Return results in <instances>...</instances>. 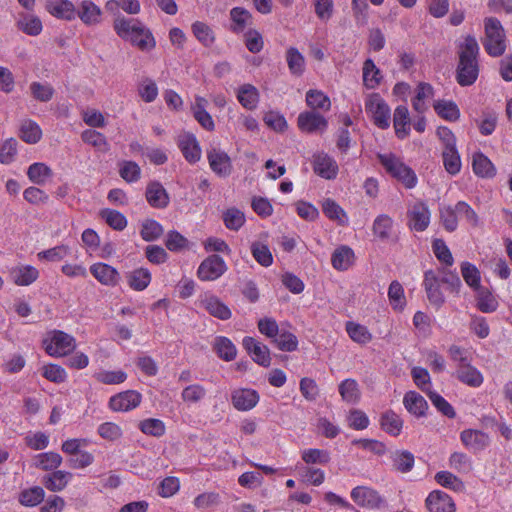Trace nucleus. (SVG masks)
<instances>
[{"mask_svg": "<svg viewBox=\"0 0 512 512\" xmlns=\"http://www.w3.org/2000/svg\"><path fill=\"white\" fill-rule=\"evenodd\" d=\"M449 466L459 473L468 474L473 469V462L466 453L454 452L450 455Z\"/></svg>", "mask_w": 512, "mask_h": 512, "instance_id": "nucleus-61", "label": "nucleus"}, {"mask_svg": "<svg viewBox=\"0 0 512 512\" xmlns=\"http://www.w3.org/2000/svg\"><path fill=\"white\" fill-rule=\"evenodd\" d=\"M207 159L211 170L218 176L226 177L231 173V159L226 152L213 148L208 151Z\"/></svg>", "mask_w": 512, "mask_h": 512, "instance_id": "nucleus-21", "label": "nucleus"}, {"mask_svg": "<svg viewBox=\"0 0 512 512\" xmlns=\"http://www.w3.org/2000/svg\"><path fill=\"white\" fill-rule=\"evenodd\" d=\"M312 166L314 173L326 180L336 179L339 172L336 160L325 152L313 155Z\"/></svg>", "mask_w": 512, "mask_h": 512, "instance_id": "nucleus-9", "label": "nucleus"}, {"mask_svg": "<svg viewBox=\"0 0 512 512\" xmlns=\"http://www.w3.org/2000/svg\"><path fill=\"white\" fill-rule=\"evenodd\" d=\"M276 347L285 352H293L298 348V339L290 331L280 329L277 336L272 340Z\"/></svg>", "mask_w": 512, "mask_h": 512, "instance_id": "nucleus-58", "label": "nucleus"}, {"mask_svg": "<svg viewBox=\"0 0 512 512\" xmlns=\"http://www.w3.org/2000/svg\"><path fill=\"white\" fill-rule=\"evenodd\" d=\"M484 28L485 37L482 44L486 53L491 57L502 56L507 48V39L501 22L494 17L486 18Z\"/></svg>", "mask_w": 512, "mask_h": 512, "instance_id": "nucleus-4", "label": "nucleus"}, {"mask_svg": "<svg viewBox=\"0 0 512 512\" xmlns=\"http://www.w3.org/2000/svg\"><path fill=\"white\" fill-rule=\"evenodd\" d=\"M76 17L86 26H95L102 20V10L92 0H81L76 9Z\"/></svg>", "mask_w": 512, "mask_h": 512, "instance_id": "nucleus-18", "label": "nucleus"}, {"mask_svg": "<svg viewBox=\"0 0 512 512\" xmlns=\"http://www.w3.org/2000/svg\"><path fill=\"white\" fill-rule=\"evenodd\" d=\"M145 197L148 204L155 209H164L170 203V196L159 181H151L148 183Z\"/></svg>", "mask_w": 512, "mask_h": 512, "instance_id": "nucleus-19", "label": "nucleus"}, {"mask_svg": "<svg viewBox=\"0 0 512 512\" xmlns=\"http://www.w3.org/2000/svg\"><path fill=\"white\" fill-rule=\"evenodd\" d=\"M351 498L357 505L369 509L378 508L382 502L379 493L366 486H357L352 489Z\"/></svg>", "mask_w": 512, "mask_h": 512, "instance_id": "nucleus-20", "label": "nucleus"}, {"mask_svg": "<svg viewBox=\"0 0 512 512\" xmlns=\"http://www.w3.org/2000/svg\"><path fill=\"white\" fill-rule=\"evenodd\" d=\"M231 401L237 410L248 411L256 406L259 401V395L253 389L240 388L232 392Z\"/></svg>", "mask_w": 512, "mask_h": 512, "instance_id": "nucleus-25", "label": "nucleus"}, {"mask_svg": "<svg viewBox=\"0 0 512 512\" xmlns=\"http://www.w3.org/2000/svg\"><path fill=\"white\" fill-rule=\"evenodd\" d=\"M81 139L84 143L93 146L100 151L108 150V142L106 137L93 129H86L81 133Z\"/></svg>", "mask_w": 512, "mask_h": 512, "instance_id": "nucleus-64", "label": "nucleus"}, {"mask_svg": "<svg viewBox=\"0 0 512 512\" xmlns=\"http://www.w3.org/2000/svg\"><path fill=\"white\" fill-rule=\"evenodd\" d=\"M432 250L435 257L442 264L448 267H451L454 264L452 253L443 239H434L432 242Z\"/></svg>", "mask_w": 512, "mask_h": 512, "instance_id": "nucleus-63", "label": "nucleus"}, {"mask_svg": "<svg viewBox=\"0 0 512 512\" xmlns=\"http://www.w3.org/2000/svg\"><path fill=\"white\" fill-rule=\"evenodd\" d=\"M163 233V226L154 219H145L141 224L140 235L146 242H152L159 239Z\"/></svg>", "mask_w": 512, "mask_h": 512, "instance_id": "nucleus-54", "label": "nucleus"}, {"mask_svg": "<svg viewBox=\"0 0 512 512\" xmlns=\"http://www.w3.org/2000/svg\"><path fill=\"white\" fill-rule=\"evenodd\" d=\"M392 469L400 473H408L414 467V455L407 450H395L390 453Z\"/></svg>", "mask_w": 512, "mask_h": 512, "instance_id": "nucleus-32", "label": "nucleus"}, {"mask_svg": "<svg viewBox=\"0 0 512 512\" xmlns=\"http://www.w3.org/2000/svg\"><path fill=\"white\" fill-rule=\"evenodd\" d=\"M393 125L395 134L399 139H404L409 135L410 118L407 106L399 105L396 107L393 116Z\"/></svg>", "mask_w": 512, "mask_h": 512, "instance_id": "nucleus-36", "label": "nucleus"}, {"mask_svg": "<svg viewBox=\"0 0 512 512\" xmlns=\"http://www.w3.org/2000/svg\"><path fill=\"white\" fill-rule=\"evenodd\" d=\"M455 377L461 383L472 388H478L484 382L483 374L471 364V361L457 368Z\"/></svg>", "mask_w": 512, "mask_h": 512, "instance_id": "nucleus-28", "label": "nucleus"}, {"mask_svg": "<svg viewBox=\"0 0 512 512\" xmlns=\"http://www.w3.org/2000/svg\"><path fill=\"white\" fill-rule=\"evenodd\" d=\"M45 9L57 19L72 21L76 18V7L70 0H46Z\"/></svg>", "mask_w": 512, "mask_h": 512, "instance_id": "nucleus-22", "label": "nucleus"}, {"mask_svg": "<svg viewBox=\"0 0 512 512\" xmlns=\"http://www.w3.org/2000/svg\"><path fill=\"white\" fill-rule=\"evenodd\" d=\"M63 458L60 454L50 451L39 453L33 458L35 468L43 471H55L61 466Z\"/></svg>", "mask_w": 512, "mask_h": 512, "instance_id": "nucleus-38", "label": "nucleus"}, {"mask_svg": "<svg viewBox=\"0 0 512 512\" xmlns=\"http://www.w3.org/2000/svg\"><path fill=\"white\" fill-rule=\"evenodd\" d=\"M72 477L73 475L71 472L55 470L44 475L41 482L47 490L51 492H60L67 487Z\"/></svg>", "mask_w": 512, "mask_h": 512, "instance_id": "nucleus-27", "label": "nucleus"}, {"mask_svg": "<svg viewBox=\"0 0 512 512\" xmlns=\"http://www.w3.org/2000/svg\"><path fill=\"white\" fill-rule=\"evenodd\" d=\"M16 26L20 31L29 36H38L43 30L41 19L34 14L28 13L20 14Z\"/></svg>", "mask_w": 512, "mask_h": 512, "instance_id": "nucleus-35", "label": "nucleus"}, {"mask_svg": "<svg viewBox=\"0 0 512 512\" xmlns=\"http://www.w3.org/2000/svg\"><path fill=\"white\" fill-rule=\"evenodd\" d=\"M52 176V169L43 162L32 163L27 169V177L35 185H44Z\"/></svg>", "mask_w": 512, "mask_h": 512, "instance_id": "nucleus-43", "label": "nucleus"}, {"mask_svg": "<svg viewBox=\"0 0 512 512\" xmlns=\"http://www.w3.org/2000/svg\"><path fill=\"white\" fill-rule=\"evenodd\" d=\"M382 78L381 71L374 61L371 58L366 59L362 67L363 85L367 89H375L380 85Z\"/></svg>", "mask_w": 512, "mask_h": 512, "instance_id": "nucleus-37", "label": "nucleus"}, {"mask_svg": "<svg viewBox=\"0 0 512 512\" xmlns=\"http://www.w3.org/2000/svg\"><path fill=\"white\" fill-rule=\"evenodd\" d=\"M426 506L430 512H455V504L452 498L440 490L432 491L428 495Z\"/></svg>", "mask_w": 512, "mask_h": 512, "instance_id": "nucleus-26", "label": "nucleus"}, {"mask_svg": "<svg viewBox=\"0 0 512 512\" xmlns=\"http://www.w3.org/2000/svg\"><path fill=\"white\" fill-rule=\"evenodd\" d=\"M192 32L196 39L205 47H211L215 42L214 31L204 22H194L192 24Z\"/></svg>", "mask_w": 512, "mask_h": 512, "instance_id": "nucleus-57", "label": "nucleus"}, {"mask_svg": "<svg viewBox=\"0 0 512 512\" xmlns=\"http://www.w3.org/2000/svg\"><path fill=\"white\" fill-rule=\"evenodd\" d=\"M44 497V489L40 486H34L21 491L18 500L23 506L34 507L40 504L44 500Z\"/></svg>", "mask_w": 512, "mask_h": 512, "instance_id": "nucleus-55", "label": "nucleus"}, {"mask_svg": "<svg viewBox=\"0 0 512 512\" xmlns=\"http://www.w3.org/2000/svg\"><path fill=\"white\" fill-rule=\"evenodd\" d=\"M436 114L443 120L456 122L460 118V109L452 100H437L433 104Z\"/></svg>", "mask_w": 512, "mask_h": 512, "instance_id": "nucleus-40", "label": "nucleus"}, {"mask_svg": "<svg viewBox=\"0 0 512 512\" xmlns=\"http://www.w3.org/2000/svg\"><path fill=\"white\" fill-rule=\"evenodd\" d=\"M345 330L350 339L360 345H366L369 343L373 336L368 328L364 325L353 321H347L345 324Z\"/></svg>", "mask_w": 512, "mask_h": 512, "instance_id": "nucleus-44", "label": "nucleus"}, {"mask_svg": "<svg viewBox=\"0 0 512 512\" xmlns=\"http://www.w3.org/2000/svg\"><path fill=\"white\" fill-rule=\"evenodd\" d=\"M433 95L434 89L432 85L425 82L419 83L416 89V96L412 100L414 110L419 113H423L427 109L425 100L432 98Z\"/></svg>", "mask_w": 512, "mask_h": 512, "instance_id": "nucleus-53", "label": "nucleus"}, {"mask_svg": "<svg viewBox=\"0 0 512 512\" xmlns=\"http://www.w3.org/2000/svg\"><path fill=\"white\" fill-rule=\"evenodd\" d=\"M213 348L217 356L227 362L234 360L237 355L236 346L229 338L224 336L215 338Z\"/></svg>", "mask_w": 512, "mask_h": 512, "instance_id": "nucleus-46", "label": "nucleus"}, {"mask_svg": "<svg viewBox=\"0 0 512 512\" xmlns=\"http://www.w3.org/2000/svg\"><path fill=\"white\" fill-rule=\"evenodd\" d=\"M393 219L387 214L378 215L373 222L372 231L376 238L386 241L390 238L393 229Z\"/></svg>", "mask_w": 512, "mask_h": 512, "instance_id": "nucleus-45", "label": "nucleus"}, {"mask_svg": "<svg viewBox=\"0 0 512 512\" xmlns=\"http://www.w3.org/2000/svg\"><path fill=\"white\" fill-rule=\"evenodd\" d=\"M356 261L354 250L348 245L338 246L331 255V265L337 271L349 270Z\"/></svg>", "mask_w": 512, "mask_h": 512, "instance_id": "nucleus-23", "label": "nucleus"}, {"mask_svg": "<svg viewBox=\"0 0 512 512\" xmlns=\"http://www.w3.org/2000/svg\"><path fill=\"white\" fill-rule=\"evenodd\" d=\"M298 128L305 133L324 132L328 127V121L324 116L314 111L301 112L297 118Z\"/></svg>", "mask_w": 512, "mask_h": 512, "instance_id": "nucleus-13", "label": "nucleus"}, {"mask_svg": "<svg viewBox=\"0 0 512 512\" xmlns=\"http://www.w3.org/2000/svg\"><path fill=\"white\" fill-rule=\"evenodd\" d=\"M227 270V265L219 255H210L204 259L198 269L197 277L201 281H214L220 278Z\"/></svg>", "mask_w": 512, "mask_h": 512, "instance_id": "nucleus-8", "label": "nucleus"}, {"mask_svg": "<svg viewBox=\"0 0 512 512\" xmlns=\"http://www.w3.org/2000/svg\"><path fill=\"white\" fill-rule=\"evenodd\" d=\"M476 308L482 313H493L498 307L499 303L496 296L486 287L481 286L475 291Z\"/></svg>", "mask_w": 512, "mask_h": 512, "instance_id": "nucleus-30", "label": "nucleus"}, {"mask_svg": "<svg viewBox=\"0 0 512 512\" xmlns=\"http://www.w3.org/2000/svg\"><path fill=\"white\" fill-rule=\"evenodd\" d=\"M388 300L392 309L396 312H402L406 305L405 291L398 280H393L388 287Z\"/></svg>", "mask_w": 512, "mask_h": 512, "instance_id": "nucleus-41", "label": "nucleus"}, {"mask_svg": "<svg viewBox=\"0 0 512 512\" xmlns=\"http://www.w3.org/2000/svg\"><path fill=\"white\" fill-rule=\"evenodd\" d=\"M222 219L225 227L231 231L240 230L246 222L245 214L236 207L225 210Z\"/></svg>", "mask_w": 512, "mask_h": 512, "instance_id": "nucleus-49", "label": "nucleus"}, {"mask_svg": "<svg viewBox=\"0 0 512 512\" xmlns=\"http://www.w3.org/2000/svg\"><path fill=\"white\" fill-rule=\"evenodd\" d=\"M440 221L444 229L448 232H454L458 228V216L456 205H445L439 209Z\"/></svg>", "mask_w": 512, "mask_h": 512, "instance_id": "nucleus-59", "label": "nucleus"}, {"mask_svg": "<svg viewBox=\"0 0 512 512\" xmlns=\"http://www.w3.org/2000/svg\"><path fill=\"white\" fill-rule=\"evenodd\" d=\"M324 215L331 221H335L340 226L348 224V216L344 209L333 199L326 198L321 203Z\"/></svg>", "mask_w": 512, "mask_h": 512, "instance_id": "nucleus-33", "label": "nucleus"}, {"mask_svg": "<svg viewBox=\"0 0 512 512\" xmlns=\"http://www.w3.org/2000/svg\"><path fill=\"white\" fill-rule=\"evenodd\" d=\"M242 345L254 362L263 367H269L271 356L268 347L255 338L246 336L242 340Z\"/></svg>", "mask_w": 512, "mask_h": 512, "instance_id": "nucleus-15", "label": "nucleus"}, {"mask_svg": "<svg viewBox=\"0 0 512 512\" xmlns=\"http://www.w3.org/2000/svg\"><path fill=\"white\" fill-rule=\"evenodd\" d=\"M440 284V278L433 270H428L424 273V290L429 302L436 307L442 306L445 301L444 295L440 288Z\"/></svg>", "mask_w": 512, "mask_h": 512, "instance_id": "nucleus-17", "label": "nucleus"}, {"mask_svg": "<svg viewBox=\"0 0 512 512\" xmlns=\"http://www.w3.org/2000/svg\"><path fill=\"white\" fill-rule=\"evenodd\" d=\"M479 50L476 38L471 35L466 36L459 46L456 81L462 87L473 85L479 76Z\"/></svg>", "mask_w": 512, "mask_h": 512, "instance_id": "nucleus-1", "label": "nucleus"}, {"mask_svg": "<svg viewBox=\"0 0 512 512\" xmlns=\"http://www.w3.org/2000/svg\"><path fill=\"white\" fill-rule=\"evenodd\" d=\"M199 303L211 316L220 320H228L232 316L230 308L220 298L211 293L202 295Z\"/></svg>", "mask_w": 512, "mask_h": 512, "instance_id": "nucleus-14", "label": "nucleus"}, {"mask_svg": "<svg viewBox=\"0 0 512 512\" xmlns=\"http://www.w3.org/2000/svg\"><path fill=\"white\" fill-rule=\"evenodd\" d=\"M366 113L371 117L374 125L380 129L390 126L391 110L379 93H372L365 100Z\"/></svg>", "mask_w": 512, "mask_h": 512, "instance_id": "nucleus-6", "label": "nucleus"}, {"mask_svg": "<svg viewBox=\"0 0 512 512\" xmlns=\"http://www.w3.org/2000/svg\"><path fill=\"white\" fill-rule=\"evenodd\" d=\"M342 399L348 403H356L361 396L358 382L355 379L347 378L338 387Z\"/></svg>", "mask_w": 512, "mask_h": 512, "instance_id": "nucleus-52", "label": "nucleus"}, {"mask_svg": "<svg viewBox=\"0 0 512 512\" xmlns=\"http://www.w3.org/2000/svg\"><path fill=\"white\" fill-rule=\"evenodd\" d=\"M472 169L473 172L481 178H492L496 174V168L494 164L486 155L480 151L473 154Z\"/></svg>", "mask_w": 512, "mask_h": 512, "instance_id": "nucleus-34", "label": "nucleus"}, {"mask_svg": "<svg viewBox=\"0 0 512 512\" xmlns=\"http://www.w3.org/2000/svg\"><path fill=\"white\" fill-rule=\"evenodd\" d=\"M142 395L135 390H126L112 396L109 406L114 412H129L141 404Z\"/></svg>", "mask_w": 512, "mask_h": 512, "instance_id": "nucleus-11", "label": "nucleus"}, {"mask_svg": "<svg viewBox=\"0 0 512 512\" xmlns=\"http://www.w3.org/2000/svg\"><path fill=\"white\" fill-rule=\"evenodd\" d=\"M19 137L28 144H36L42 138V130L35 121L27 119L21 123Z\"/></svg>", "mask_w": 512, "mask_h": 512, "instance_id": "nucleus-47", "label": "nucleus"}, {"mask_svg": "<svg viewBox=\"0 0 512 512\" xmlns=\"http://www.w3.org/2000/svg\"><path fill=\"white\" fill-rule=\"evenodd\" d=\"M236 98L243 108L253 111L260 102V93L254 85L246 83L237 88Z\"/></svg>", "mask_w": 512, "mask_h": 512, "instance_id": "nucleus-29", "label": "nucleus"}, {"mask_svg": "<svg viewBox=\"0 0 512 512\" xmlns=\"http://www.w3.org/2000/svg\"><path fill=\"white\" fill-rule=\"evenodd\" d=\"M39 270L28 264H20L10 270V278L17 286H29L39 278Z\"/></svg>", "mask_w": 512, "mask_h": 512, "instance_id": "nucleus-24", "label": "nucleus"}, {"mask_svg": "<svg viewBox=\"0 0 512 512\" xmlns=\"http://www.w3.org/2000/svg\"><path fill=\"white\" fill-rule=\"evenodd\" d=\"M41 375L55 384L64 383L68 377L66 370L62 366L52 363L43 365Z\"/></svg>", "mask_w": 512, "mask_h": 512, "instance_id": "nucleus-60", "label": "nucleus"}, {"mask_svg": "<svg viewBox=\"0 0 512 512\" xmlns=\"http://www.w3.org/2000/svg\"><path fill=\"white\" fill-rule=\"evenodd\" d=\"M92 276L102 285L115 287L120 283L121 276L119 271L104 262L93 263L90 268Z\"/></svg>", "mask_w": 512, "mask_h": 512, "instance_id": "nucleus-12", "label": "nucleus"}, {"mask_svg": "<svg viewBox=\"0 0 512 512\" xmlns=\"http://www.w3.org/2000/svg\"><path fill=\"white\" fill-rule=\"evenodd\" d=\"M250 251L254 260L262 267L267 268L273 264L274 258L266 242L253 241L250 245Z\"/></svg>", "mask_w": 512, "mask_h": 512, "instance_id": "nucleus-42", "label": "nucleus"}, {"mask_svg": "<svg viewBox=\"0 0 512 512\" xmlns=\"http://www.w3.org/2000/svg\"><path fill=\"white\" fill-rule=\"evenodd\" d=\"M377 159L386 173L400 182L405 188L412 189L417 185L418 179L413 169L394 153H378Z\"/></svg>", "mask_w": 512, "mask_h": 512, "instance_id": "nucleus-3", "label": "nucleus"}, {"mask_svg": "<svg viewBox=\"0 0 512 512\" xmlns=\"http://www.w3.org/2000/svg\"><path fill=\"white\" fill-rule=\"evenodd\" d=\"M286 61L289 71L294 76H301L305 71V58L295 47L286 51Z\"/></svg>", "mask_w": 512, "mask_h": 512, "instance_id": "nucleus-51", "label": "nucleus"}, {"mask_svg": "<svg viewBox=\"0 0 512 512\" xmlns=\"http://www.w3.org/2000/svg\"><path fill=\"white\" fill-rule=\"evenodd\" d=\"M113 28L121 39L129 41L141 51H151L156 46L152 32L137 19L118 17L114 20Z\"/></svg>", "mask_w": 512, "mask_h": 512, "instance_id": "nucleus-2", "label": "nucleus"}, {"mask_svg": "<svg viewBox=\"0 0 512 512\" xmlns=\"http://www.w3.org/2000/svg\"><path fill=\"white\" fill-rule=\"evenodd\" d=\"M460 440L463 446L474 454L484 451L491 443L489 435L477 429L463 430L460 433Z\"/></svg>", "mask_w": 512, "mask_h": 512, "instance_id": "nucleus-10", "label": "nucleus"}, {"mask_svg": "<svg viewBox=\"0 0 512 512\" xmlns=\"http://www.w3.org/2000/svg\"><path fill=\"white\" fill-rule=\"evenodd\" d=\"M177 144L183 157L188 163L195 164L201 159V147L194 134H181L178 137Z\"/></svg>", "mask_w": 512, "mask_h": 512, "instance_id": "nucleus-16", "label": "nucleus"}, {"mask_svg": "<svg viewBox=\"0 0 512 512\" xmlns=\"http://www.w3.org/2000/svg\"><path fill=\"white\" fill-rule=\"evenodd\" d=\"M461 275L465 283L473 290L479 289L481 285V273L476 265L464 261L461 263Z\"/></svg>", "mask_w": 512, "mask_h": 512, "instance_id": "nucleus-50", "label": "nucleus"}, {"mask_svg": "<svg viewBox=\"0 0 512 512\" xmlns=\"http://www.w3.org/2000/svg\"><path fill=\"white\" fill-rule=\"evenodd\" d=\"M442 158L444 168L449 174L456 175L460 172L461 158L457 148L443 150Z\"/></svg>", "mask_w": 512, "mask_h": 512, "instance_id": "nucleus-62", "label": "nucleus"}, {"mask_svg": "<svg viewBox=\"0 0 512 512\" xmlns=\"http://www.w3.org/2000/svg\"><path fill=\"white\" fill-rule=\"evenodd\" d=\"M230 18L232 20L231 30L234 33H241L251 24L252 14L245 8L234 7L230 11Z\"/></svg>", "mask_w": 512, "mask_h": 512, "instance_id": "nucleus-48", "label": "nucleus"}, {"mask_svg": "<svg viewBox=\"0 0 512 512\" xmlns=\"http://www.w3.org/2000/svg\"><path fill=\"white\" fill-rule=\"evenodd\" d=\"M306 103L313 110L328 111L331 107L330 98L324 92L316 89L307 91Z\"/></svg>", "mask_w": 512, "mask_h": 512, "instance_id": "nucleus-56", "label": "nucleus"}, {"mask_svg": "<svg viewBox=\"0 0 512 512\" xmlns=\"http://www.w3.org/2000/svg\"><path fill=\"white\" fill-rule=\"evenodd\" d=\"M406 410L413 416H424L428 408L425 398L415 391H408L403 398Z\"/></svg>", "mask_w": 512, "mask_h": 512, "instance_id": "nucleus-39", "label": "nucleus"}, {"mask_svg": "<svg viewBox=\"0 0 512 512\" xmlns=\"http://www.w3.org/2000/svg\"><path fill=\"white\" fill-rule=\"evenodd\" d=\"M46 353L52 357H64L69 355L76 348V340L73 336L54 330L43 340Z\"/></svg>", "mask_w": 512, "mask_h": 512, "instance_id": "nucleus-5", "label": "nucleus"}, {"mask_svg": "<svg viewBox=\"0 0 512 512\" xmlns=\"http://www.w3.org/2000/svg\"><path fill=\"white\" fill-rule=\"evenodd\" d=\"M128 286L134 291H143L151 283V272L144 267L136 268L126 273Z\"/></svg>", "mask_w": 512, "mask_h": 512, "instance_id": "nucleus-31", "label": "nucleus"}, {"mask_svg": "<svg viewBox=\"0 0 512 512\" xmlns=\"http://www.w3.org/2000/svg\"><path fill=\"white\" fill-rule=\"evenodd\" d=\"M407 225L412 231H425L431 219V212L428 205L423 201H416L407 210Z\"/></svg>", "mask_w": 512, "mask_h": 512, "instance_id": "nucleus-7", "label": "nucleus"}]
</instances>
